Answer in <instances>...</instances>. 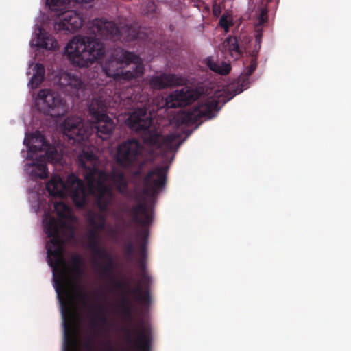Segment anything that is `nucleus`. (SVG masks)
Wrapping results in <instances>:
<instances>
[{
	"instance_id": "obj_41",
	"label": "nucleus",
	"mask_w": 351,
	"mask_h": 351,
	"mask_svg": "<svg viewBox=\"0 0 351 351\" xmlns=\"http://www.w3.org/2000/svg\"><path fill=\"white\" fill-rule=\"evenodd\" d=\"M219 25L224 29L226 32H228L231 23L227 19L226 16H223L219 19Z\"/></svg>"
},
{
	"instance_id": "obj_2",
	"label": "nucleus",
	"mask_w": 351,
	"mask_h": 351,
	"mask_svg": "<svg viewBox=\"0 0 351 351\" xmlns=\"http://www.w3.org/2000/svg\"><path fill=\"white\" fill-rule=\"evenodd\" d=\"M77 162L88 193L95 197L97 205L101 212L108 210L113 199L112 186L123 197L130 199L133 198L123 171L115 168L110 171L100 169L97 166L98 158L92 151L83 149Z\"/></svg>"
},
{
	"instance_id": "obj_44",
	"label": "nucleus",
	"mask_w": 351,
	"mask_h": 351,
	"mask_svg": "<svg viewBox=\"0 0 351 351\" xmlns=\"http://www.w3.org/2000/svg\"><path fill=\"white\" fill-rule=\"evenodd\" d=\"M88 241L89 240H99V239L98 232L96 231V230H91L89 231L88 234Z\"/></svg>"
},
{
	"instance_id": "obj_37",
	"label": "nucleus",
	"mask_w": 351,
	"mask_h": 351,
	"mask_svg": "<svg viewBox=\"0 0 351 351\" xmlns=\"http://www.w3.org/2000/svg\"><path fill=\"white\" fill-rule=\"evenodd\" d=\"M263 38V33L261 31H258L256 36H255V46L254 49L252 51V53L251 55V57L253 56H256V58H258V52L259 49H261V44Z\"/></svg>"
},
{
	"instance_id": "obj_21",
	"label": "nucleus",
	"mask_w": 351,
	"mask_h": 351,
	"mask_svg": "<svg viewBox=\"0 0 351 351\" xmlns=\"http://www.w3.org/2000/svg\"><path fill=\"white\" fill-rule=\"evenodd\" d=\"M24 143L29 147V154H36L44 152L43 155H40L39 158H45L46 156L49 157L53 152H49L50 144L46 141L45 137L40 132L36 131L30 135V138L24 139Z\"/></svg>"
},
{
	"instance_id": "obj_31",
	"label": "nucleus",
	"mask_w": 351,
	"mask_h": 351,
	"mask_svg": "<svg viewBox=\"0 0 351 351\" xmlns=\"http://www.w3.org/2000/svg\"><path fill=\"white\" fill-rule=\"evenodd\" d=\"M123 254L127 261L133 262L135 261V247L131 241H127L123 245Z\"/></svg>"
},
{
	"instance_id": "obj_23",
	"label": "nucleus",
	"mask_w": 351,
	"mask_h": 351,
	"mask_svg": "<svg viewBox=\"0 0 351 351\" xmlns=\"http://www.w3.org/2000/svg\"><path fill=\"white\" fill-rule=\"evenodd\" d=\"M106 264H100L98 261H95V265L98 267L100 275L106 278L110 279L116 289L124 290L127 291V289L130 287L129 283H125L122 281L116 280L113 276L114 263L112 256L105 260Z\"/></svg>"
},
{
	"instance_id": "obj_22",
	"label": "nucleus",
	"mask_w": 351,
	"mask_h": 351,
	"mask_svg": "<svg viewBox=\"0 0 351 351\" xmlns=\"http://www.w3.org/2000/svg\"><path fill=\"white\" fill-rule=\"evenodd\" d=\"M64 351H75L76 340L73 333V320L69 309H62Z\"/></svg>"
},
{
	"instance_id": "obj_1",
	"label": "nucleus",
	"mask_w": 351,
	"mask_h": 351,
	"mask_svg": "<svg viewBox=\"0 0 351 351\" xmlns=\"http://www.w3.org/2000/svg\"><path fill=\"white\" fill-rule=\"evenodd\" d=\"M89 31L94 36L74 37L65 47V54L69 61L80 68L88 67L104 56V47L99 38L115 41L122 38L131 40L137 37L136 32L128 25L120 29L114 22L101 19H94Z\"/></svg>"
},
{
	"instance_id": "obj_25",
	"label": "nucleus",
	"mask_w": 351,
	"mask_h": 351,
	"mask_svg": "<svg viewBox=\"0 0 351 351\" xmlns=\"http://www.w3.org/2000/svg\"><path fill=\"white\" fill-rule=\"evenodd\" d=\"M36 45L37 47L49 50H53L56 49L57 46V42L43 28L38 27V32H36Z\"/></svg>"
},
{
	"instance_id": "obj_19",
	"label": "nucleus",
	"mask_w": 351,
	"mask_h": 351,
	"mask_svg": "<svg viewBox=\"0 0 351 351\" xmlns=\"http://www.w3.org/2000/svg\"><path fill=\"white\" fill-rule=\"evenodd\" d=\"M186 83V79L184 77L165 73L159 75H154L149 80V86L156 90H162L171 86H183Z\"/></svg>"
},
{
	"instance_id": "obj_27",
	"label": "nucleus",
	"mask_w": 351,
	"mask_h": 351,
	"mask_svg": "<svg viewBox=\"0 0 351 351\" xmlns=\"http://www.w3.org/2000/svg\"><path fill=\"white\" fill-rule=\"evenodd\" d=\"M205 63L206 66L213 72L222 75L228 74L231 71L230 63L221 62L220 64L215 62L212 58H206Z\"/></svg>"
},
{
	"instance_id": "obj_46",
	"label": "nucleus",
	"mask_w": 351,
	"mask_h": 351,
	"mask_svg": "<svg viewBox=\"0 0 351 351\" xmlns=\"http://www.w3.org/2000/svg\"><path fill=\"white\" fill-rule=\"evenodd\" d=\"M139 173H140V171H137L135 174L136 175H139Z\"/></svg>"
},
{
	"instance_id": "obj_38",
	"label": "nucleus",
	"mask_w": 351,
	"mask_h": 351,
	"mask_svg": "<svg viewBox=\"0 0 351 351\" xmlns=\"http://www.w3.org/2000/svg\"><path fill=\"white\" fill-rule=\"evenodd\" d=\"M34 73L33 75H36V77H39L41 79L44 80L45 69L43 64L37 63L34 67Z\"/></svg>"
},
{
	"instance_id": "obj_18",
	"label": "nucleus",
	"mask_w": 351,
	"mask_h": 351,
	"mask_svg": "<svg viewBox=\"0 0 351 351\" xmlns=\"http://www.w3.org/2000/svg\"><path fill=\"white\" fill-rule=\"evenodd\" d=\"M58 82L62 91L78 98L81 97V94L85 90V85L81 78L69 73L65 72L62 73L59 77Z\"/></svg>"
},
{
	"instance_id": "obj_33",
	"label": "nucleus",
	"mask_w": 351,
	"mask_h": 351,
	"mask_svg": "<svg viewBox=\"0 0 351 351\" xmlns=\"http://www.w3.org/2000/svg\"><path fill=\"white\" fill-rule=\"evenodd\" d=\"M142 7V12L145 15H150L156 13V5L153 0H145Z\"/></svg>"
},
{
	"instance_id": "obj_32",
	"label": "nucleus",
	"mask_w": 351,
	"mask_h": 351,
	"mask_svg": "<svg viewBox=\"0 0 351 351\" xmlns=\"http://www.w3.org/2000/svg\"><path fill=\"white\" fill-rule=\"evenodd\" d=\"M51 10H62L71 0H46Z\"/></svg>"
},
{
	"instance_id": "obj_14",
	"label": "nucleus",
	"mask_w": 351,
	"mask_h": 351,
	"mask_svg": "<svg viewBox=\"0 0 351 351\" xmlns=\"http://www.w3.org/2000/svg\"><path fill=\"white\" fill-rule=\"evenodd\" d=\"M202 94L201 88H183L170 94L165 99V105L168 108L186 106L194 102Z\"/></svg>"
},
{
	"instance_id": "obj_35",
	"label": "nucleus",
	"mask_w": 351,
	"mask_h": 351,
	"mask_svg": "<svg viewBox=\"0 0 351 351\" xmlns=\"http://www.w3.org/2000/svg\"><path fill=\"white\" fill-rule=\"evenodd\" d=\"M94 256V261H97V258L106 260L111 256L108 253L104 247H98L94 252H92Z\"/></svg>"
},
{
	"instance_id": "obj_12",
	"label": "nucleus",
	"mask_w": 351,
	"mask_h": 351,
	"mask_svg": "<svg viewBox=\"0 0 351 351\" xmlns=\"http://www.w3.org/2000/svg\"><path fill=\"white\" fill-rule=\"evenodd\" d=\"M143 151V146L136 139H129L121 143L116 154L117 162L123 167L132 166Z\"/></svg>"
},
{
	"instance_id": "obj_3",
	"label": "nucleus",
	"mask_w": 351,
	"mask_h": 351,
	"mask_svg": "<svg viewBox=\"0 0 351 351\" xmlns=\"http://www.w3.org/2000/svg\"><path fill=\"white\" fill-rule=\"evenodd\" d=\"M54 210L59 217L56 219L53 217L47 218L45 223V232L50 239L47 243V254L49 265L53 269L55 288L58 295L65 291L66 263L63 256V241L60 231L66 228L64 220L71 219L72 214L68 205L62 202L54 204Z\"/></svg>"
},
{
	"instance_id": "obj_28",
	"label": "nucleus",
	"mask_w": 351,
	"mask_h": 351,
	"mask_svg": "<svg viewBox=\"0 0 351 351\" xmlns=\"http://www.w3.org/2000/svg\"><path fill=\"white\" fill-rule=\"evenodd\" d=\"M29 175L34 179H45L48 176L47 164L42 160L40 162H34L30 165Z\"/></svg>"
},
{
	"instance_id": "obj_5",
	"label": "nucleus",
	"mask_w": 351,
	"mask_h": 351,
	"mask_svg": "<svg viewBox=\"0 0 351 351\" xmlns=\"http://www.w3.org/2000/svg\"><path fill=\"white\" fill-rule=\"evenodd\" d=\"M103 71L115 80L130 81L143 75L144 66L138 56L119 48L105 62Z\"/></svg>"
},
{
	"instance_id": "obj_16",
	"label": "nucleus",
	"mask_w": 351,
	"mask_h": 351,
	"mask_svg": "<svg viewBox=\"0 0 351 351\" xmlns=\"http://www.w3.org/2000/svg\"><path fill=\"white\" fill-rule=\"evenodd\" d=\"M58 15L60 17V19L59 22H56L54 24V29L56 32H75L82 26V19L75 11L67 10Z\"/></svg>"
},
{
	"instance_id": "obj_26",
	"label": "nucleus",
	"mask_w": 351,
	"mask_h": 351,
	"mask_svg": "<svg viewBox=\"0 0 351 351\" xmlns=\"http://www.w3.org/2000/svg\"><path fill=\"white\" fill-rule=\"evenodd\" d=\"M257 67V58L256 56H253L250 58V65L247 66L244 70L243 73L238 78V84L243 88H247L250 82V77L254 73Z\"/></svg>"
},
{
	"instance_id": "obj_36",
	"label": "nucleus",
	"mask_w": 351,
	"mask_h": 351,
	"mask_svg": "<svg viewBox=\"0 0 351 351\" xmlns=\"http://www.w3.org/2000/svg\"><path fill=\"white\" fill-rule=\"evenodd\" d=\"M224 7L225 5L223 1L218 2L217 0H214L212 5L213 16L215 17H219L221 15L222 10L224 8Z\"/></svg>"
},
{
	"instance_id": "obj_4",
	"label": "nucleus",
	"mask_w": 351,
	"mask_h": 351,
	"mask_svg": "<svg viewBox=\"0 0 351 351\" xmlns=\"http://www.w3.org/2000/svg\"><path fill=\"white\" fill-rule=\"evenodd\" d=\"M126 124L132 130L142 132L144 143L160 153L176 152L180 145V135L174 133L162 135L161 130L153 125L146 108L134 110L126 119Z\"/></svg>"
},
{
	"instance_id": "obj_30",
	"label": "nucleus",
	"mask_w": 351,
	"mask_h": 351,
	"mask_svg": "<svg viewBox=\"0 0 351 351\" xmlns=\"http://www.w3.org/2000/svg\"><path fill=\"white\" fill-rule=\"evenodd\" d=\"M72 267L71 272L73 276H80L82 275V259L80 255L75 254L71 257Z\"/></svg>"
},
{
	"instance_id": "obj_34",
	"label": "nucleus",
	"mask_w": 351,
	"mask_h": 351,
	"mask_svg": "<svg viewBox=\"0 0 351 351\" xmlns=\"http://www.w3.org/2000/svg\"><path fill=\"white\" fill-rule=\"evenodd\" d=\"M90 224L93 227V230L99 232L104 229L106 219L103 216H99L97 220H95L94 218H91L90 219Z\"/></svg>"
},
{
	"instance_id": "obj_6",
	"label": "nucleus",
	"mask_w": 351,
	"mask_h": 351,
	"mask_svg": "<svg viewBox=\"0 0 351 351\" xmlns=\"http://www.w3.org/2000/svg\"><path fill=\"white\" fill-rule=\"evenodd\" d=\"M46 189L51 196L64 197L69 195L77 208H82L87 203L88 193L84 184L72 174L64 182L58 176H54L47 183Z\"/></svg>"
},
{
	"instance_id": "obj_9",
	"label": "nucleus",
	"mask_w": 351,
	"mask_h": 351,
	"mask_svg": "<svg viewBox=\"0 0 351 351\" xmlns=\"http://www.w3.org/2000/svg\"><path fill=\"white\" fill-rule=\"evenodd\" d=\"M219 110V101L208 98L199 101L191 110L178 113L174 119L178 125H193L202 117L213 118Z\"/></svg>"
},
{
	"instance_id": "obj_8",
	"label": "nucleus",
	"mask_w": 351,
	"mask_h": 351,
	"mask_svg": "<svg viewBox=\"0 0 351 351\" xmlns=\"http://www.w3.org/2000/svg\"><path fill=\"white\" fill-rule=\"evenodd\" d=\"M88 108L93 119V130L96 135L103 141L108 139L115 125L113 120L106 114V101L101 97H94Z\"/></svg>"
},
{
	"instance_id": "obj_45",
	"label": "nucleus",
	"mask_w": 351,
	"mask_h": 351,
	"mask_svg": "<svg viewBox=\"0 0 351 351\" xmlns=\"http://www.w3.org/2000/svg\"><path fill=\"white\" fill-rule=\"evenodd\" d=\"M108 348H109L110 351H115V350L113 349V348H112V345H111L110 343H108Z\"/></svg>"
},
{
	"instance_id": "obj_17",
	"label": "nucleus",
	"mask_w": 351,
	"mask_h": 351,
	"mask_svg": "<svg viewBox=\"0 0 351 351\" xmlns=\"http://www.w3.org/2000/svg\"><path fill=\"white\" fill-rule=\"evenodd\" d=\"M131 221L143 227L150 226L153 221V212L145 203L139 202L125 210Z\"/></svg>"
},
{
	"instance_id": "obj_42",
	"label": "nucleus",
	"mask_w": 351,
	"mask_h": 351,
	"mask_svg": "<svg viewBox=\"0 0 351 351\" xmlns=\"http://www.w3.org/2000/svg\"><path fill=\"white\" fill-rule=\"evenodd\" d=\"M98 247H99V240H89L88 241V247L91 252H94Z\"/></svg>"
},
{
	"instance_id": "obj_24",
	"label": "nucleus",
	"mask_w": 351,
	"mask_h": 351,
	"mask_svg": "<svg viewBox=\"0 0 351 351\" xmlns=\"http://www.w3.org/2000/svg\"><path fill=\"white\" fill-rule=\"evenodd\" d=\"M221 50L225 58L230 57L234 60L241 58L243 53L242 47L236 36L227 37L222 44Z\"/></svg>"
},
{
	"instance_id": "obj_15",
	"label": "nucleus",
	"mask_w": 351,
	"mask_h": 351,
	"mask_svg": "<svg viewBox=\"0 0 351 351\" xmlns=\"http://www.w3.org/2000/svg\"><path fill=\"white\" fill-rule=\"evenodd\" d=\"M64 134L69 139L77 142L87 141L90 132L84 128L82 119L79 117H69L63 123Z\"/></svg>"
},
{
	"instance_id": "obj_20",
	"label": "nucleus",
	"mask_w": 351,
	"mask_h": 351,
	"mask_svg": "<svg viewBox=\"0 0 351 351\" xmlns=\"http://www.w3.org/2000/svg\"><path fill=\"white\" fill-rule=\"evenodd\" d=\"M76 296L85 309L89 311H91L93 308L97 310L93 317L90 320V327L92 330H94L97 326V320H99L101 324L107 323L108 318L103 308L99 305H92L89 303V295L87 291L80 289L77 292Z\"/></svg>"
},
{
	"instance_id": "obj_39",
	"label": "nucleus",
	"mask_w": 351,
	"mask_h": 351,
	"mask_svg": "<svg viewBox=\"0 0 351 351\" xmlns=\"http://www.w3.org/2000/svg\"><path fill=\"white\" fill-rule=\"evenodd\" d=\"M86 351H95V339L93 337H88L84 343Z\"/></svg>"
},
{
	"instance_id": "obj_11",
	"label": "nucleus",
	"mask_w": 351,
	"mask_h": 351,
	"mask_svg": "<svg viewBox=\"0 0 351 351\" xmlns=\"http://www.w3.org/2000/svg\"><path fill=\"white\" fill-rule=\"evenodd\" d=\"M135 336L132 337L130 328L123 329L124 341L133 351H150L152 335L151 328L141 326L133 330Z\"/></svg>"
},
{
	"instance_id": "obj_13",
	"label": "nucleus",
	"mask_w": 351,
	"mask_h": 351,
	"mask_svg": "<svg viewBox=\"0 0 351 351\" xmlns=\"http://www.w3.org/2000/svg\"><path fill=\"white\" fill-rule=\"evenodd\" d=\"M169 167L158 165L152 168L143 179V193L146 195H155L158 191L166 186L167 174Z\"/></svg>"
},
{
	"instance_id": "obj_43",
	"label": "nucleus",
	"mask_w": 351,
	"mask_h": 351,
	"mask_svg": "<svg viewBox=\"0 0 351 351\" xmlns=\"http://www.w3.org/2000/svg\"><path fill=\"white\" fill-rule=\"evenodd\" d=\"M266 21H267V10L266 9H262L261 10V15H260V18H259V21H258V24L259 25H263Z\"/></svg>"
},
{
	"instance_id": "obj_40",
	"label": "nucleus",
	"mask_w": 351,
	"mask_h": 351,
	"mask_svg": "<svg viewBox=\"0 0 351 351\" xmlns=\"http://www.w3.org/2000/svg\"><path fill=\"white\" fill-rule=\"evenodd\" d=\"M44 80L41 79L39 77H36V75H33L32 77L29 85L32 88H36L38 86L43 82Z\"/></svg>"
},
{
	"instance_id": "obj_7",
	"label": "nucleus",
	"mask_w": 351,
	"mask_h": 351,
	"mask_svg": "<svg viewBox=\"0 0 351 351\" xmlns=\"http://www.w3.org/2000/svg\"><path fill=\"white\" fill-rule=\"evenodd\" d=\"M143 234L144 240L138 245V257L135 258L138 263V267L141 269V280L133 289H130V287L127 289L125 293L127 295H132L134 300L139 302L143 307L147 308L149 306L151 302L149 286L152 282V277L147 271L146 267V243L147 237L149 235L148 230H145L143 232Z\"/></svg>"
},
{
	"instance_id": "obj_10",
	"label": "nucleus",
	"mask_w": 351,
	"mask_h": 351,
	"mask_svg": "<svg viewBox=\"0 0 351 351\" xmlns=\"http://www.w3.org/2000/svg\"><path fill=\"white\" fill-rule=\"evenodd\" d=\"M38 110L53 117L64 116L68 110L66 101L56 92L49 89H41L36 98Z\"/></svg>"
},
{
	"instance_id": "obj_29",
	"label": "nucleus",
	"mask_w": 351,
	"mask_h": 351,
	"mask_svg": "<svg viewBox=\"0 0 351 351\" xmlns=\"http://www.w3.org/2000/svg\"><path fill=\"white\" fill-rule=\"evenodd\" d=\"M121 307L122 315L130 322L132 321L134 319V306L128 298H122Z\"/></svg>"
}]
</instances>
